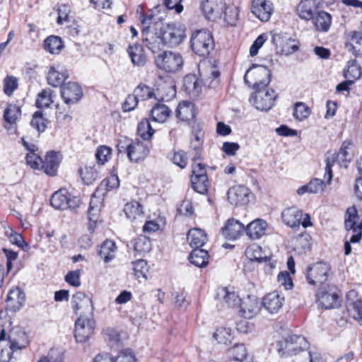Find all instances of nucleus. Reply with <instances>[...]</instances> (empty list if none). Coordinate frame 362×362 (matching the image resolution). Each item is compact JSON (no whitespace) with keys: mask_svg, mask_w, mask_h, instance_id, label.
Returning a JSON list of instances; mask_svg holds the SVG:
<instances>
[{"mask_svg":"<svg viewBox=\"0 0 362 362\" xmlns=\"http://www.w3.org/2000/svg\"><path fill=\"white\" fill-rule=\"evenodd\" d=\"M354 146V142L351 140L346 139L344 141L339 149V153L341 154V161L350 163L353 158V156L349 153V150L353 148Z\"/></svg>","mask_w":362,"mask_h":362,"instance_id":"680f3d73","label":"nucleus"},{"mask_svg":"<svg viewBox=\"0 0 362 362\" xmlns=\"http://www.w3.org/2000/svg\"><path fill=\"white\" fill-rule=\"evenodd\" d=\"M250 189L244 185L230 187L227 192L228 200L235 206L245 205L249 202Z\"/></svg>","mask_w":362,"mask_h":362,"instance_id":"aec40b11","label":"nucleus"},{"mask_svg":"<svg viewBox=\"0 0 362 362\" xmlns=\"http://www.w3.org/2000/svg\"><path fill=\"white\" fill-rule=\"evenodd\" d=\"M171 113L170 109L164 104L156 103L150 111L149 119L157 122H164Z\"/></svg>","mask_w":362,"mask_h":362,"instance_id":"e433bc0d","label":"nucleus"},{"mask_svg":"<svg viewBox=\"0 0 362 362\" xmlns=\"http://www.w3.org/2000/svg\"><path fill=\"white\" fill-rule=\"evenodd\" d=\"M18 78L12 75L6 76L4 79V93L8 95H11L14 90L18 88Z\"/></svg>","mask_w":362,"mask_h":362,"instance_id":"13d9d810","label":"nucleus"},{"mask_svg":"<svg viewBox=\"0 0 362 362\" xmlns=\"http://www.w3.org/2000/svg\"><path fill=\"white\" fill-rule=\"evenodd\" d=\"M187 239L193 249L201 248L206 243L207 236L204 230L196 228L188 231Z\"/></svg>","mask_w":362,"mask_h":362,"instance_id":"f704fd0d","label":"nucleus"},{"mask_svg":"<svg viewBox=\"0 0 362 362\" xmlns=\"http://www.w3.org/2000/svg\"><path fill=\"white\" fill-rule=\"evenodd\" d=\"M197 110L195 105L189 101L180 102L175 110V116L181 121L190 124V121L197 117Z\"/></svg>","mask_w":362,"mask_h":362,"instance_id":"393cba45","label":"nucleus"},{"mask_svg":"<svg viewBox=\"0 0 362 362\" xmlns=\"http://www.w3.org/2000/svg\"><path fill=\"white\" fill-rule=\"evenodd\" d=\"M202 81L195 74H188L183 78L182 90L190 98H197L202 92Z\"/></svg>","mask_w":362,"mask_h":362,"instance_id":"4be33fe9","label":"nucleus"},{"mask_svg":"<svg viewBox=\"0 0 362 362\" xmlns=\"http://www.w3.org/2000/svg\"><path fill=\"white\" fill-rule=\"evenodd\" d=\"M112 148L110 147L105 145L99 146L95 152V158L98 163L102 165L105 164L110 158Z\"/></svg>","mask_w":362,"mask_h":362,"instance_id":"bf43d9fd","label":"nucleus"},{"mask_svg":"<svg viewBox=\"0 0 362 362\" xmlns=\"http://www.w3.org/2000/svg\"><path fill=\"white\" fill-rule=\"evenodd\" d=\"M217 298H223L228 306L234 308L240 306L242 300L234 291H229L227 287L218 288Z\"/></svg>","mask_w":362,"mask_h":362,"instance_id":"a19ab883","label":"nucleus"},{"mask_svg":"<svg viewBox=\"0 0 362 362\" xmlns=\"http://www.w3.org/2000/svg\"><path fill=\"white\" fill-rule=\"evenodd\" d=\"M139 100H147L156 98L154 90L145 83H139L134 90L133 93Z\"/></svg>","mask_w":362,"mask_h":362,"instance_id":"09e8293b","label":"nucleus"},{"mask_svg":"<svg viewBox=\"0 0 362 362\" xmlns=\"http://www.w3.org/2000/svg\"><path fill=\"white\" fill-rule=\"evenodd\" d=\"M173 163L181 169H185L188 163V157L187 153L183 150L175 151L172 158Z\"/></svg>","mask_w":362,"mask_h":362,"instance_id":"0e129e2a","label":"nucleus"},{"mask_svg":"<svg viewBox=\"0 0 362 362\" xmlns=\"http://www.w3.org/2000/svg\"><path fill=\"white\" fill-rule=\"evenodd\" d=\"M5 235L9 238L10 242L21 247L25 251L28 250L29 248L28 244L25 241L23 235L13 230L11 228H9L8 230L5 231Z\"/></svg>","mask_w":362,"mask_h":362,"instance_id":"3c124183","label":"nucleus"},{"mask_svg":"<svg viewBox=\"0 0 362 362\" xmlns=\"http://www.w3.org/2000/svg\"><path fill=\"white\" fill-rule=\"evenodd\" d=\"M224 21L230 26L236 25L239 18V10L238 7L227 6L225 3L223 16Z\"/></svg>","mask_w":362,"mask_h":362,"instance_id":"49530a36","label":"nucleus"},{"mask_svg":"<svg viewBox=\"0 0 362 362\" xmlns=\"http://www.w3.org/2000/svg\"><path fill=\"white\" fill-rule=\"evenodd\" d=\"M302 216V211L298 209L296 206L288 207L281 212L283 222L292 228L300 226Z\"/></svg>","mask_w":362,"mask_h":362,"instance_id":"cd10ccee","label":"nucleus"},{"mask_svg":"<svg viewBox=\"0 0 362 362\" xmlns=\"http://www.w3.org/2000/svg\"><path fill=\"white\" fill-rule=\"evenodd\" d=\"M254 90L249 100L256 109L267 112L274 106L275 101L279 98V95L274 89L267 87Z\"/></svg>","mask_w":362,"mask_h":362,"instance_id":"9d476101","label":"nucleus"},{"mask_svg":"<svg viewBox=\"0 0 362 362\" xmlns=\"http://www.w3.org/2000/svg\"><path fill=\"white\" fill-rule=\"evenodd\" d=\"M315 301L324 310L339 308L343 301L341 290L333 284L320 285L315 293Z\"/></svg>","mask_w":362,"mask_h":362,"instance_id":"f03ea898","label":"nucleus"},{"mask_svg":"<svg viewBox=\"0 0 362 362\" xmlns=\"http://www.w3.org/2000/svg\"><path fill=\"white\" fill-rule=\"evenodd\" d=\"M50 205L57 210L65 211L69 209L76 211L81 204V199L69 192L65 188H61L54 192L50 197Z\"/></svg>","mask_w":362,"mask_h":362,"instance_id":"6e6552de","label":"nucleus"},{"mask_svg":"<svg viewBox=\"0 0 362 362\" xmlns=\"http://www.w3.org/2000/svg\"><path fill=\"white\" fill-rule=\"evenodd\" d=\"M209 255L207 250L202 248H194L189 253V262L199 268H204L209 264Z\"/></svg>","mask_w":362,"mask_h":362,"instance_id":"473e14b6","label":"nucleus"},{"mask_svg":"<svg viewBox=\"0 0 362 362\" xmlns=\"http://www.w3.org/2000/svg\"><path fill=\"white\" fill-rule=\"evenodd\" d=\"M267 38V33H262L255 40L250 48V56L255 57L257 54L259 49L263 46Z\"/></svg>","mask_w":362,"mask_h":362,"instance_id":"69168bd1","label":"nucleus"},{"mask_svg":"<svg viewBox=\"0 0 362 362\" xmlns=\"http://www.w3.org/2000/svg\"><path fill=\"white\" fill-rule=\"evenodd\" d=\"M213 338L216 340L218 344L228 345L231 344L233 336L230 328L221 327L217 328L214 332Z\"/></svg>","mask_w":362,"mask_h":362,"instance_id":"37998d69","label":"nucleus"},{"mask_svg":"<svg viewBox=\"0 0 362 362\" xmlns=\"http://www.w3.org/2000/svg\"><path fill=\"white\" fill-rule=\"evenodd\" d=\"M64 47L62 39L57 35H49L43 42V49L52 54H59Z\"/></svg>","mask_w":362,"mask_h":362,"instance_id":"c9c22d12","label":"nucleus"},{"mask_svg":"<svg viewBox=\"0 0 362 362\" xmlns=\"http://www.w3.org/2000/svg\"><path fill=\"white\" fill-rule=\"evenodd\" d=\"M60 94L64 103L71 105L81 100L83 96V91L78 83L69 81L61 86Z\"/></svg>","mask_w":362,"mask_h":362,"instance_id":"4468645a","label":"nucleus"},{"mask_svg":"<svg viewBox=\"0 0 362 362\" xmlns=\"http://www.w3.org/2000/svg\"><path fill=\"white\" fill-rule=\"evenodd\" d=\"M25 160L28 165L33 170H41L42 158L37 154L33 153H28L25 156Z\"/></svg>","mask_w":362,"mask_h":362,"instance_id":"338daca9","label":"nucleus"},{"mask_svg":"<svg viewBox=\"0 0 362 362\" xmlns=\"http://www.w3.org/2000/svg\"><path fill=\"white\" fill-rule=\"evenodd\" d=\"M6 311L16 313L19 311L25 303V293L24 291L18 287H12L5 300Z\"/></svg>","mask_w":362,"mask_h":362,"instance_id":"dca6fc26","label":"nucleus"},{"mask_svg":"<svg viewBox=\"0 0 362 362\" xmlns=\"http://www.w3.org/2000/svg\"><path fill=\"white\" fill-rule=\"evenodd\" d=\"M272 71L264 65L252 64L244 75V82L254 90L266 88L272 81Z\"/></svg>","mask_w":362,"mask_h":362,"instance_id":"39448f33","label":"nucleus"},{"mask_svg":"<svg viewBox=\"0 0 362 362\" xmlns=\"http://www.w3.org/2000/svg\"><path fill=\"white\" fill-rule=\"evenodd\" d=\"M231 357L234 361L243 362L247 357V352L243 344H235L230 350Z\"/></svg>","mask_w":362,"mask_h":362,"instance_id":"052dcab7","label":"nucleus"},{"mask_svg":"<svg viewBox=\"0 0 362 362\" xmlns=\"http://www.w3.org/2000/svg\"><path fill=\"white\" fill-rule=\"evenodd\" d=\"M320 6L311 0H300L296 8L297 16L303 21H309L314 19Z\"/></svg>","mask_w":362,"mask_h":362,"instance_id":"a878e982","label":"nucleus"},{"mask_svg":"<svg viewBox=\"0 0 362 362\" xmlns=\"http://www.w3.org/2000/svg\"><path fill=\"white\" fill-rule=\"evenodd\" d=\"M339 153H334L330 156L325 158V177L327 178V182L329 184L333 177L332 167L334 165L339 158Z\"/></svg>","mask_w":362,"mask_h":362,"instance_id":"4d7b16f0","label":"nucleus"},{"mask_svg":"<svg viewBox=\"0 0 362 362\" xmlns=\"http://www.w3.org/2000/svg\"><path fill=\"white\" fill-rule=\"evenodd\" d=\"M346 308L349 315L362 325V301H347Z\"/></svg>","mask_w":362,"mask_h":362,"instance_id":"603ef678","label":"nucleus"},{"mask_svg":"<svg viewBox=\"0 0 362 362\" xmlns=\"http://www.w3.org/2000/svg\"><path fill=\"white\" fill-rule=\"evenodd\" d=\"M344 75L346 78L354 80V82L361 77V68L356 59H351L347 62L346 69L344 70Z\"/></svg>","mask_w":362,"mask_h":362,"instance_id":"c03bdc74","label":"nucleus"},{"mask_svg":"<svg viewBox=\"0 0 362 362\" xmlns=\"http://www.w3.org/2000/svg\"><path fill=\"white\" fill-rule=\"evenodd\" d=\"M267 226V223L260 218H257L245 226V234L251 240L260 238L264 233Z\"/></svg>","mask_w":362,"mask_h":362,"instance_id":"c756f323","label":"nucleus"},{"mask_svg":"<svg viewBox=\"0 0 362 362\" xmlns=\"http://www.w3.org/2000/svg\"><path fill=\"white\" fill-rule=\"evenodd\" d=\"M114 362H137V359L131 349H122L113 358Z\"/></svg>","mask_w":362,"mask_h":362,"instance_id":"e2e57ef3","label":"nucleus"},{"mask_svg":"<svg viewBox=\"0 0 362 362\" xmlns=\"http://www.w3.org/2000/svg\"><path fill=\"white\" fill-rule=\"evenodd\" d=\"M69 74L68 70L62 69L56 70L54 66H51L49 70L47 80L48 84L53 87L62 86L64 85V81L69 78Z\"/></svg>","mask_w":362,"mask_h":362,"instance_id":"2f4dec72","label":"nucleus"},{"mask_svg":"<svg viewBox=\"0 0 362 362\" xmlns=\"http://www.w3.org/2000/svg\"><path fill=\"white\" fill-rule=\"evenodd\" d=\"M116 250L117 246L115 242L110 239H106L100 245L98 255L105 263H108L115 259Z\"/></svg>","mask_w":362,"mask_h":362,"instance_id":"72a5a7b5","label":"nucleus"},{"mask_svg":"<svg viewBox=\"0 0 362 362\" xmlns=\"http://www.w3.org/2000/svg\"><path fill=\"white\" fill-rule=\"evenodd\" d=\"M260 302L255 296H247V299L242 300L240 308V311L246 317H252L260 310Z\"/></svg>","mask_w":362,"mask_h":362,"instance_id":"7c9ffc66","label":"nucleus"},{"mask_svg":"<svg viewBox=\"0 0 362 362\" xmlns=\"http://www.w3.org/2000/svg\"><path fill=\"white\" fill-rule=\"evenodd\" d=\"M124 212L127 218L134 221L138 217H143L144 206L139 202L132 200L124 205Z\"/></svg>","mask_w":362,"mask_h":362,"instance_id":"79ce46f5","label":"nucleus"},{"mask_svg":"<svg viewBox=\"0 0 362 362\" xmlns=\"http://www.w3.org/2000/svg\"><path fill=\"white\" fill-rule=\"evenodd\" d=\"M142 25L141 40L146 47L153 53L158 52L160 46H163V37L160 33V28L153 27L151 25L156 23V17L152 13H142L140 16Z\"/></svg>","mask_w":362,"mask_h":362,"instance_id":"f257e3e1","label":"nucleus"},{"mask_svg":"<svg viewBox=\"0 0 362 362\" xmlns=\"http://www.w3.org/2000/svg\"><path fill=\"white\" fill-rule=\"evenodd\" d=\"M150 150L148 145L143 141L136 139H131L128 148V158L132 163H139L144 160L149 154Z\"/></svg>","mask_w":362,"mask_h":362,"instance_id":"6ab92c4d","label":"nucleus"},{"mask_svg":"<svg viewBox=\"0 0 362 362\" xmlns=\"http://www.w3.org/2000/svg\"><path fill=\"white\" fill-rule=\"evenodd\" d=\"M349 39L353 42H346L345 47L356 57H362V31L351 30L348 33Z\"/></svg>","mask_w":362,"mask_h":362,"instance_id":"c85d7f7f","label":"nucleus"},{"mask_svg":"<svg viewBox=\"0 0 362 362\" xmlns=\"http://www.w3.org/2000/svg\"><path fill=\"white\" fill-rule=\"evenodd\" d=\"M60 156L59 152L54 151H48L45 156V160H42L41 170L50 177L56 176L61 162Z\"/></svg>","mask_w":362,"mask_h":362,"instance_id":"5701e85b","label":"nucleus"},{"mask_svg":"<svg viewBox=\"0 0 362 362\" xmlns=\"http://www.w3.org/2000/svg\"><path fill=\"white\" fill-rule=\"evenodd\" d=\"M221 233L226 240H235L245 233V226L239 220L230 218L221 228Z\"/></svg>","mask_w":362,"mask_h":362,"instance_id":"f3484780","label":"nucleus"},{"mask_svg":"<svg viewBox=\"0 0 362 362\" xmlns=\"http://www.w3.org/2000/svg\"><path fill=\"white\" fill-rule=\"evenodd\" d=\"M139 100L134 93L128 95L122 104L123 112H127L134 110L138 105Z\"/></svg>","mask_w":362,"mask_h":362,"instance_id":"774afa93","label":"nucleus"},{"mask_svg":"<svg viewBox=\"0 0 362 362\" xmlns=\"http://www.w3.org/2000/svg\"><path fill=\"white\" fill-rule=\"evenodd\" d=\"M53 90L43 89L37 95L35 101V106L42 110V109L48 107L52 103Z\"/></svg>","mask_w":362,"mask_h":362,"instance_id":"8fccbe9b","label":"nucleus"},{"mask_svg":"<svg viewBox=\"0 0 362 362\" xmlns=\"http://www.w3.org/2000/svg\"><path fill=\"white\" fill-rule=\"evenodd\" d=\"M225 3L223 0H202L200 8L207 20L215 21L222 18Z\"/></svg>","mask_w":362,"mask_h":362,"instance_id":"2eb2a0df","label":"nucleus"},{"mask_svg":"<svg viewBox=\"0 0 362 362\" xmlns=\"http://www.w3.org/2000/svg\"><path fill=\"white\" fill-rule=\"evenodd\" d=\"M189 42L192 52L203 59L208 58L215 47L213 34L207 29L194 31Z\"/></svg>","mask_w":362,"mask_h":362,"instance_id":"7ed1b4c3","label":"nucleus"},{"mask_svg":"<svg viewBox=\"0 0 362 362\" xmlns=\"http://www.w3.org/2000/svg\"><path fill=\"white\" fill-rule=\"evenodd\" d=\"M312 20L317 30L327 32L332 23V16L326 11H320Z\"/></svg>","mask_w":362,"mask_h":362,"instance_id":"58836bf2","label":"nucleus"},{"mask_svg":"<svg viewBox=\"0 0 362 362\" xmlns=\"http://www.w3.org/2000/svg\"><path fill=\"white\" fill-rule=\"evenodd\" d=\"M21 115V108L16 104H8L4 112V118L6 122L13 124Z\"/></svg>","mask_w":362,"mask_h":362,"instance_id":"de8ad7c7","label":"nucleus"},{"mask_svg":"<svg viewBox=\"0 0 362 362\" xmlns=\"http://www.w3.org/2000/svg\"><path fill=\"white\" fill-rule=\"evenodd\" d=\"M132 264L134 275L137 279L140 277L147 279L146 274L148 271V267L146 260L142 259H138L133 262Z\"/></svg>","mask_w":362,"mask_h":362,"instance_id":"6e6d98bb","label":"nucleus"},{"mask_svg":"<svg viewBox=\"0 0 362 362\" xmlns=\"http://www.w3.org/2000/svg\"><path fill=\"white\" fill-rule=\"evenodd\" d=\"M273 4L269 0H253L251 12L260 21L267 22L273 13Z\"/></svg>","mask_w":362,"mask_h":362,"instance_id":"a211bd4d","label":"nucleus"},{"mask_svg":"<svg viewBox=\"0 0 362 362\" xmlns=\"http://www.w3.org/2000/svg\"><path fill=\"white\" fill-rule=\"evenodd\" d=\"M95 328V321L93 316L85 317L80 314L75 322L74 337L79 343L87 341L93 334Z\"/></svg>","mask_w":362,"mask_h":362,"instance_id":"f8f14e48","label":"nucleus"},{"mask_svg":"<svg viewBox=\"0 0 362 362\" xmlns=\"http://www.w3.org/2000/svg\"><path fill=\"white\" fill-rule=\"evenodd\" d=\"M127 52L134 66L142 67L147 62V57L143 46L139 43L129 44Z\"/></svg>","mask_w":362,"mask_h":362,"instance_id":"bb28decb","label":"nucleus"},{"mask_svg":"<svg viewBox=\"0 0 362 362\" xmlns=\"http://www.w3.org/2000/svg\"><path fill=\"white\" fill-rule=\"evenodd\" d=\"M191 186L193 190L201 194H206L210 182L206 171V165L202 163H192Z\"/></svg>","mask_w":362,"mask_h":362,"instance_id":"9b49d317","label":"nucleus"},{"mask_svg":"<svg viewBox=\"0 0 362 362\" xmlns=\"http://www.w3.org/2000/svg\"><path fill=\"white\" fill-rule=\"evenodd\" d=\"M81 303H85L86 312L93 316L94 305L92 298L82 291H77L72 296L71 304L75 315H78L79 310L83 308Z\"/></svg>","mask_w":362,"mask_h":362,"instance_id":"b1692460","label":"nucleus"},{"mask_svg":"<svg viewBox=\"0 0 362 362\" xmlns=\"http://www.w3.org/2000/svg\"><path fill=\"white\" fill-rule=\"evenodd\" d=\"M132 243L134 252L139 255H144L152 249L151 240L149 237L145 235H138Z\"/></svg>","mask_w":362,"mask_h":362,"instance_id":"4c0bfd02","label":"nucleus"},{"mask_svg":"<svg viewBox=\"0 0 362 362\" xmlns=\"http://www.w3.org/2000/svg\"><path fill=\"white\" fill-rule=\"evenodd\" d=\"M6 341V332L3 328L0 331V362H16V358L14 353L18 351L20 346H24L26 343L20 344L13 339H10V346H8Z\"/></svg>","mask_w":362,"mask_h":362,"instance_id":"ddd939ff","label":"nucleus"},{"mask_svg":"<svg viewBox=\"0 0 362 362\" xmlns=\"http://www.w3.org/2000/svg\"><path fill=\"white\" fill-rule=\"evenodd\" d=\"M329 263L324 261L314 262L306 268L305 279L309 285L317 286L326 284L328 278L332 275Z\"/></svg>","mask_w":362,"mask_h":362,"instance_id":"423d86ee","label":"nucleus"},{"mask_svg":"<svg viewBox=\"0 0 362 362\" xmlns=\"http://www.w3.org/2000/svg\"><path fill=\"white\" fill-rule=\"evenodd\" d=\"M309 347L306 338L302 335H289L276 343V351L281 358L296 356Z\"/></svg>","mask_w":362,"mask_h":362,"instance_id":"20e7f679","label":"nucleus"},{"mask_svg":"<svg viewBox=\"0 0 362 362\" xmlns=\"http://www.w3.org/2000/svg\"><path fill=\"white\" fill-rule=\"evenodd\" d=\"M154 63L158 69L168 74H175L182 68L184 60L178 52L163 51L154 57Z\"/></svg>","mask_w":362,"mask_h":362,"instance_id":"1a4fd4ad","label":"nucleus"},{"mask_svg":"<svg viewBox=\"0 0 362 362\" xmlns=\"http://www.w3.org/2000/svg\"><path fill=\"white\" fill-rule=\"evenodd\" d=\"M163 37V46L173 48L180 45L186 38V28L178 23L162 25L160 33Z\"/></svg>","mask_w":362,"mask_h":362,"instance_id":"0eeeda50","label":"nucleus"},{"mask_svg":"<svg viewBox=\"0 0 362 362\" xmlns=\"http://www.w3.org/2000/svg\"><path fill=\"white\" fill-rule=\"evenodd\" d=\"M11 338L20 344H23L24 342L26 343L24 346H20V348H18V351H21L26 348L30 343L28 335L26 334L25 332L23 330H19L18 332L11 331L8 337L6 336V341L5 343H6L8 346H10V339Z\"/></svg>","mask_w":362,"mask_h":362,"instance_id":"864d4df0","label":"nucleus"},{"mask_svg":"<svg viewBox=\"0 0 362 362\" xmlns=\"http://www.w3.org/2000/svg\"><path fill=\"white\" fill-rule=\"evenodd\" d=\"M310 115V108L303 102H297L294 105L293 116L295 119L302 121Z\"/></svg>","mask_w":362,"mask_h":362,"instance_id":"5fc2aeb1","label":"nucleus"},{"mask_svg":"<svg viewBox=\"0 0 362 362\" xmlns=\"http://www.w3.org/2000/svg\"><path fill=\"white\" fill-rule=\"evenodd\" d=\"M49 123V121L44 116L43 111L39 110L33 114L30 124L40 134L45 132Z\"/></svg>","mask_w":362,"mask_h":362,"instance_id":"ea45409f","label":"nucleus"},{"mask_svg":"<svg viewBox=\"0 0 362 362\" xmlns=\"http://www.w3.org/2000/svg\"><path fill=\"white\" fill-rule=\"evenodd\" d=\"M137 134L145 141L150 140L155 133V130L150 124V119H143L137 125Z\"/></svg>","mask_w":362,"mask_h":362,"instance_id":"a18cd8bd","label":"nucleus"},{"mask_svg":"<svg viewBox=\"0 0 362 362\" xmlns=\"http://www.w3.org/2000/svg\"><path fill=\"white\" fill-rule=\"evenodd\" d=\"M284 301V296L274 291L264 296L261 304L269 313L276 314L282 308Z\"/></svg>","mask_w":362,"mask_h":362,"instance_id":"412c9836","label":"nucleus"}]
</instances>
